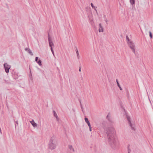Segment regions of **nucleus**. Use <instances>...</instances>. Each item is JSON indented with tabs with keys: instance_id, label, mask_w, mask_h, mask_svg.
<instances>
[{
	"instance_id": "f257e3e1",
	"label": "nucleus",
	"mask_w": 153,
	"mask_h": 153,
	"mask_svg": "<svg viewBox=\"0 0 153 153\" xmlns=\"http://www.w3.org/2000/svg\"><path fill=\"white\" fill-rule=\"evenodd\" d=\"M56 146V139L54 137L51 139L48 144V148L51 150L55 149Z\"/></svg>"
},
{
	"instance_id": "f03ea898",
	"label": "nucleus",
	"mask_w": 153,
	"mask_h": 153,
	"mask_svg": "<svg viewBox=\"0 0 153 153\" xmlns=\"http://www.w3.org/2000/svg\"><path fill=\"white\" fill-rule=\"evenodd\" d=\"M128 43L130 48L132 50V51L135 53V47L134 43L131 41H128Z\"/></svg>"
},
{
	"instance_id": "7ed1b4c3",
	"label": "nucleus",
	"mask_w": 153,
	"mask_h": 153,
	"mask_svg": "<svg viewBox=\"0 0 153 153\" xmlns=\"http://www.w3.org/2000/svg\"><path fill=\"white\" fill-rule=\"evenodd\" d=\"M4 67L6 72L8 73L9 72V70L11 67L10 65H8L7 63H5L4 64Z\"/></svg>"
},
{
	"instance_id": "20e7f679",
	"label": "nucleus",
	"mask_w": 153,
	"mask_h": 153,
	"mask_svg": "<svg viewBox=\"0 0 153 153\" xmlns=\"http://www.w3.org/2000/svg\"><path fill=\"white\" fill-rule=\"evenodd\" d=\"M104 28L103 26L100 23L99 24V32L100 33L103 32Z\"/></svg>"
},
{
	"instance_id": "39448f33",
	"label": "nucleus",
	"mask_w": 153,
	"mask_h": 153,
	"mask_svg": "<svg viewBox=\"0 0 153 153\" xmlns=\"http://www.w3.org/2000/svg\"><path fill=\"white\" fill-rule=\"evenodd\" d=\"M110 136V137L109 138L110 139L112 140H113L116 138V137L114 132H113L112 134H111Z\"/></svg>"
},
{
	"instance_id": "423d86ee",
	"label": "nucleus",
	"mask_w": 153,
	"mask_h": 153,
	"mask_svg": "<svg viewBox=\"0 0 153 153\" xmlns=\"http://www.w3.org/2000/svg\"><path fill=\"white\" fill-rule=\"evenodd\" d=\"M48 41L49 44V46L51 48H52V46H53L54 45L53 43L51 40V38L50 37H49Z\"/></svg>"
},
{
	"instance_id": "0eeeda50",
	"label": "nucleus",
	"mask_w": 153,
	"mask_h": 153,
	"mask_svg": "<svg viewBox=\"0 0 153 153\" xmlns=\"http://www.w3.org/2000/svg\"><path fill=\"white\" fill-rule=\"evenodd\" d=\"M30 123L33 127H35L37 126V124L35 122L34 120H33L30 121Z\"/></svg>"
},
{
	"instance_id": "6e6552de",
	"label": "nucleus",
	"mask_w": 153,
	"mask_h": 153,
	"mask_svg": "<svg viewBox=\"0 0 153 153\" xmlns=\"http://www.w3.org/2000/svg\"><path fill=\"white\" fill-rule=\"evenodd\" d=\"M91 5L92 8L93 9H94L95 11H97V10H96V8H97V7H95L94 5L93 4V3H91Z\"/></svg>"
},
{
	"instance_id": "1a4fd4ad",
	"label": "nucleus",
	"mask_w": 153,
	"mask_h": 153,
	"mask_svg": "<svg viewBox=\"0 0 153 153\" xmlns=\"http://www.w3.org/2000/svg\"><path fill=\"white\" fill-rule=\"evenodd\" d=\"M117 85H118V86L119 87V88H120V90H122V88H121L120 87V84L118 82V81H117Z\"/></svg>"
},
{
	"instance_id": "9d476101",
	"label": "nucleus",
	"mask_w": 153,
	"mask_h": 153,
	"mask_svg": "<svg viewBox=\"0 0 153 153\" xmlns=\"http://www.w3.org/2000/svg\"><path fill=\"white\" fill-rule=\"evenodd\" d=\"M130 2L131 3L133 4H134L135 3V1L134 0H130Z\"/></svg>"
},
{
	"instance_id": "9b49d317",
	"label": "nucleus",
	"mask_w": 153,
	"mask_h": 153,
	"mask_svg": "<svg viewBox=\"0 0 153 153\" xmlns=\"http://www.w3.org/2000/svg\"><path fill=\"white\" fill-rule=\"evenodd\" d=\"M53 113L54 114V115L57 119V115L56 114V113L55 111H53Z\"/></svg>"
},
{
	"instance_id": "f8f14e48",
	"label": "nucleus",
	"mask_w": 153,
	"mask_h": 153,
	"mask_svg": "<svg viewBox=\"0 0 153 153\" xmlns=\"http://www.w3.org/2000/svg\"><path fill=\"white\" fill-rule=\"evenodd\" d=\"M37 62L40 65H41L42 64H41V61L40 60H39Z\"/></svg>"
},
{
	"instance_id": "ddd939ff",
	"label": "nucleus",
	"mask_w": 153,
	"mask_h": 153,
	"mask_svg": "<svg viewBox=\"0 0 153 153\" xmlns=\"http://www.w3.org/2000/svg\"><path fill=\"white\" fill-rule=\"evenodd\" d=\"M127 120H128L129 122V124L130 125V126H131V127L132 128V126H131V122H130V118H129V117H127Z\"/></svg>"
},
{
	"instance_id": "4468645a",
	"label": "nucleus",
	"mask_w": 153,
	"mask_h": 153,
	"mask_svg": "<svg viewBox=\"0 0 153 153\" xmlns=\"http://www.w3.org/2000/svg\"><path fill=\"white\" fill-rule=\"evenodd\" d=\"M85 122L87 123H88L89 122V121H88V119L87 118H85Z\"/></svg>"
},
{
	"instance_id": "2eb2a0df",
	"label": "nucleus",
	"mask_w": 153,
	"mask_h": 153,
	"mask_svg": "<svg viewBox=\"0 0 153 153\" xmlns=\"http://www.w3.org/2000/svg\"><path fill=\"white\" fill-rule=\"evenodd\" d=\"M149 36L151 38V39L152 38V33L150 32H149Z\"/></svg>"
},
{
	"instance_id": "dca6fc26",
	"label": "nucleus",
	"mask_w": 153,
	"mask_h": 153,
	"mask_svg": "<svg viewBox=\"0 0 153 153\" xmlns=\"http://www.w3.org/2000/svg\"><path fill=\"white\" fill-rule=\"evenodd\" d=\"M28 52H29V53L32 55H33V53H32V52H31V51H30V50H28Z\"/></svg>"
},
{
	"instance_id": "f3484780",
	"label": "nucleus",
	"mask_w": 153,
	"mask_h": 153,
	"mask_svg": "<svg viewBox=\"0 0 153 153\" xmlns=\"http://www.w3.org/2000/svg\"><path fill=\"white\" fill-rule=\"evenodd\" d=\"M51 51H52V53H53V55H54V52H53V49H52V48H51Z\"/></svg>"
},
{
	"instance_id": "a211bd4d",
	"label": "nucleus",
	"mask_w": 153,
	"mask_h": 153,
	"mask_svg": "<svg viewBox=\"0 0 153 153\" xmlns=\"http://www.w3.org/2000/svg\"><path fill=\"white\" fill-rule=\"evenodd\" d=\"M88 126L89 127H91V125H90V123L89 122L88 123H87Z\"/></svg>"
},
{
	"instance_id": "6ab92c4d",
	"label": "nucleus",
	"mask_w": 153,
	"mask_h": 153,
	"mask_svg": "<svg viewBox=\"0 0 153 153\" xmlns=\"http://www.w3.org/2000/svg\"><path fill=\"white\" fill-rule=\"evenodd\" d=\"M76 54H77V56H79V52H78V51H77L76 52Z\"/></svg>"
},
{
	"instance_id": "aec40b11",
	"label": "nucleus",
	"mask_w": 153,
	"mask_h": 153,
	"mask_svg": "<svg viewBox=\"0 0 153 153\" xmlns=\"http://www.w3.org/2000/svg\"><path fill=\"white\" fill-rule=\"evenodd\" d=\"M38 57H36V59H35V60L37 62L38 61Z\"/></svg>"
},
{
	"instance_id": "412c9836",
	"label": "nucleus",
	"mask_w": 153,
	"mask_h": 153,
	"mask_svg": "<svg viewBox=\"0 0 153 153\" xmlns=\"http://www.w3.org/2000/svg\"><path fill=\"white\" fill-rule=\"evenodd\" d=\"M69 148H70V149H73V148H72V146H69Z\"/></svg>"
},
{
	"instance_id": "4be33fe9",
	"label": "nucleus",
	"mask_w": 153,
	"mask_h": 153,
	"mask_svg": "<svg viewBox=\"0 0 153 153\" xmlns=\"http://www.w3.org/2000/svg\"><path fill=\"white\" fill-rule=\"evenodd\" d=\"M89 130H90V131H91V127H89Z\"/></svg>"
},
{
	"instance_id": "5701e85b",
	"label": "nucleus",
	"mask_w": 153,
	"mask_h": 153,
	"mask_svg": "<svg viewBox=\"0 0 153 153\" xmlns=\"http://www.w3.org/2000/svg\"><path fill=\"white\" fill-rule=\"evenodd\" d=\"M79 71H81V69H80V68L79 69Z\"/></svg>"
}]
</instances>
